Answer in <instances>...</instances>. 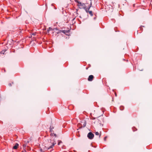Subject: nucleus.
<instances>
[{"mask_svg":"<svg viewBox=\"0 0 152 152\" xmlns=\"http://www.w3.org/2000/svg\"><path fill=\"white\" fill-rule=\"evenodd\" d=\"M18 144L17 143H16L15 145L13 147V148L14 149H16L18 146Z\"/></svg>","mask_w":152,"mask_h":152,"instance_id":"39448f33","label":"nucleus"},{"mask_svg":"<svg viewBox=\"0 0 152 152\" xmlns=\"http://www.w3.org/2000/svg\"><path fill=\"white\" fill-rule=\"evenodd\" d=\"M67 31H66V30H61L59 32H58V33H60V32H62L63 33H64V34H65L66 32H67Z\"/></svg>","mask_w":152,"mask_h":152,"instance_id":"0eeeda50","label":"nucleus"},{"mask_svg":"<svg viewBox=\"0 0 152 152\" xmlns=\"http://www.w3.org/2000/svg\"><path fill=\"white\" fill-rule=\"evenodd\" d=\"M78 6H81L85 9V5L84 3H81V2H78Z\"/></svg>","mask_w":152,"mask_h":152,"instance_id":"7ed1b4c3","label":"nucleus"},{"mask_svg":"<svg viewBox=\"0 0 152 152\" xmlns=\"http://www.w3.org/2000/svg\"><path fill=\"white\" fill-rule=\"evenodd\" d=\"M120 109L121 110H124V107L123 106H121L120 107Z\"/></svg>","mask_w":152,"mask_h":152,"instance_id":"9b49d317","label":"nucleus"},{"mask_svg":"<svg viewBox=\"0 0 152 152\" xmlns=\"http://www.w3.org/2000/svg\"><path fill=\"white\" fill-rule=\"evenodd\" d=\"M51 135L52 136H54L55 137H56V134H54L53 133H51Z\"/></svg>","mask_w":152,"mask_h":152,"instance_id":"9d476101","label":"nucleus"},{"mask_svg":"<svg viewBox=\"0 0 152 152\" xmlns=\"http://www.w3.org/2000/svg\"><path fill=\"white\" fill-rule=\"evenodd\" d=\"M89 13L90 15L91 16H92L93 15V14L92 12V11H89Z\"/></svg>","mask_w":152,"mask_h":152,"instance_id":"1a4fd4ad","label":"nucleus"},{"mask_svg":"<svg viewBox=\"0 0 152 152\" xmlns=\"http://www.w3.org/2000/svg\"><path fill=\"white\" fill-rule=\"evenodd\" d=\"M95 134L96 135H99V133L98 132H96L95 133Z\"/></svg>","mask_w":152,"mask_h":152,"instance_id":"ddd939ff","label":"nucleus"},{"mask_svg":"<svg viewBox=\"0 0 152 152\" xmlns=\"http://www.w3.org/2000/svg\"><path fill=\"white\" fill-rule=\"evenodd\" d=\"M53 127L51 128V126L50 127V131L51 132L52 131H53Z\"/></svg>","mask_w":152,"mask_h":152,"instance_id":"f8f14e48","label":"nucleus"},{"mask_svg":"<svg viewBox=\"0 0 152 152\" xmlns=\"http://www.w3.org/2000/svg\"><path fill=\"white\" fill-rule=\"evenodd\" d=\"M59 144H60V142H59L58 144V145H59Z\"/></svg>","mask_w":152,"mask_h":152,"instance_id":"412c9836","label":"nucleus"},{"mask_svg":"<svg viewBox=\"0 0 152 152\" xmlns=\"http://www.w3.org/2000/svg\"><path fill=\"white\" fill-rule=\"evenodd\" d=\"M91 4H92L91 2V4H90V6H89L88 7V9H86V12H89V9H90V7H91Z\"/></svg>","mask_w":152,"mask_h":152,"instance_id":"423d86ee","label":"nucleus"},{"mask_svg":"<svg viewBox=\"0 0 152 152\" xmlns=\"http://www.w3.org/2000/svg\"><path fill=\"white\" fill-rule=\"evenodd\" d=\"M115 96H117V95H116V93H115Z\"/></svg>","mask_w":152,"mask_h":152,"instance_id":"6ab92c4d","label":"nucleus"},{"mask_svg":"<svg viewBox=\"0 0 152 152\" xmlns=\"http://www.w3.org/2000/svg\"><path fill=\"white\" fill-rule=\"evenodd\" d=\"M94 76L93 75H91L89 76L88 78V80L89 81H92L93 78Z\"/></svg>","mask_w":152,"mask_h":152,"instance_id":"20e7f679","label":"nucleus"},{"mask_svg":"<svg viewBox=\"0 0 152 152\" xmlns=\"http://www.w3.org/2000/svg\"><path fill=\"white\" fill-rule=\"evenodd\" d=\"M26 147V145H23V148H25Z\"/></svg>","mask_w":152,"mask_h":152,"instance_id":"2eb2a0df","label":"nucleus"},{"mask_svg":"<svg viewBox=\"0 0 152 152\" xmlns=\"http://www.w3.org/2000/svg\"><path fill=\"white\" fill-rule=\"evenodd\" d=\"M53 30L52 28L51 27H49L48 29L47 30V31L48 33H49V31L50 30Z\"/></svg>","mask_w":152,"mask_h":152,"instance_id":"6e6552de","label":"nucleus"},{"mask_svg":"<svg viewBox=\"0 0 152 152\" xmlns=\"http://www.w3.org/2000/svg\"><path fill=\"white\" fill-rule=\"evenodd\" d=\"M36 33H33L32 34V35L34 36H35L36 35Z\"/></svg>","mask_w":152,"mask_h":152,"instance_id":"4468645a","label":"nucleus"},{"mask_svg":"<svg viewBox=\"0 0 152 152\" xmlns=\"http://www.w3.org/2000/svg\"><path fill=\"white\" fill-rule=\"evenodd\" d=\"M100 135H101V134H100L99 135V137H100Z\"/></svg>","mask_w":152,"mask_h":152,"instance_id":"aec40b11","label":"nucleus"},{"mask_svg":"<svg viewBox=\"0 0 152 152\" xmlns=\"http://www.w3.org/2000/svg\"><path fill=\"white\" fill-rule=\"evenodd\" d=\"M9 85L10 86H11V83H9Z\"/></svg>","mask_w":152,"mask_h":152,"instance_id":"a211bd4d","label":"nucleus"},{"mask_svg":"<svg viewBox=\"0 0 152 152\" xmlns=\"http://www.w3.org/2000/svg\"><path fill=\"white\" fill-rule=\"evenodd\" d=\"M87 137L90 139H92L94 137V134L91 132H90L87 134Z\"/></svg>","mask_w":152,"mask_h":152,"instance_id":"f03ea898","label":"nucleus"},{"mask_svg":"<svg viewBox=\"0 0 152 152\" xmlns=\"http://www.w3.org/2000/svg\"><path fill=\"white\" fill-rule=\"evenodd\" d=\"M107 138V137H104V140H106V138Z\"/></svg>","mask_w":152,"mask_h":152,"instance_id":"dca6fc26","label":"nucleus"},{"mask_svg":"<svg viewBox=\"0 0 152 152\" xmlns=\"http://www.w3.org/2000/svg\"><path fill=\"white\" fill-rule=\"evenodd\" d=\"M22 152H26V150H24V151H22Z\"/></svg>","mask_w":152,"mask_h":152,"instance_id":"f3484780","label":"nucleus"},{"mask_svg":"<svg viewBox=\"0 0 152 152\" xmlns=\"http://www.w3.org/2000/svg\"><path fill=\"white\" fill-rule=\"evenodd\" d=\"M56 143L55 141L54 140H50V142H49L48 145V146L47 147L48 150H49L50 149H51L50 150V151H53V148L54 146L56 144Z\"/></svg>","mask_w":152,"mask_h":152,"instance_id":"f257e3e1","label":"nucleus"},{"mask_svg":"<svg viewBox=\"0 0 152 152\" xmlns=\"http://www.w3.org/2000/svg\"><path fill=\"white\" fill-rule=\"evenodd\" d=\"M61 141L60 142H60V143H61Z\"/></svg>","mask_w":152,"mask_h":152,"instance_id":"4be33fe9","label":"nucleus"}]
</instances>
